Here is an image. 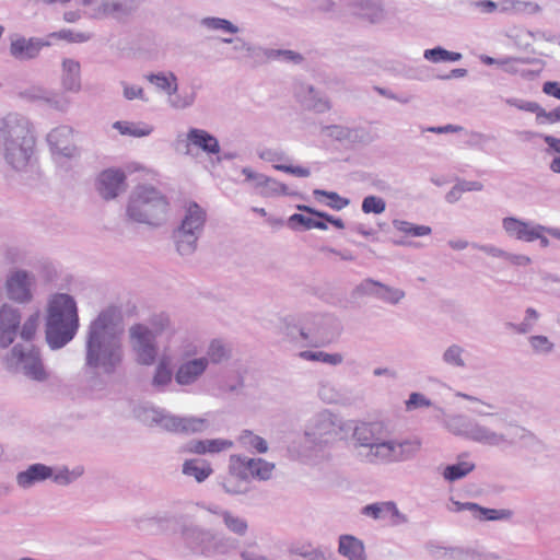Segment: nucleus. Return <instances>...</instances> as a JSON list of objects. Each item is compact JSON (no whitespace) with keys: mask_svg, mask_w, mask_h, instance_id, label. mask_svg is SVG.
<instances>
[{"mask_svg":"<svg viewBox=\"0 0 560 560\" xmlns=\"http://www.w3.org/2000/svg\"><path fill=\"white\" fill-rule=\"evenodd\" d=\"M122 315L107 306L90 323L85 338V364L110 374L122 360Z\"/></svg>","mask_w":560,"mask_h":560,"instance_id":"1","label":"nucleus"},{"mask_svg":"<svg viewBox=\"0 0 560 560\" xmlns=\"http://www.w3.org/2000/svg\"><path fill=\"white\" fill-rule=\"evenodd\" d=\"M353 452L364 464L381 465L401 463L412 458L421 447L419 440L388 439L382 423L360 422L351 436Z\"/></svg>","mask_w":560,"mask_h":560,"instance_id":"2","label":"nucleus"},{"mask_svg":"<svg viewBox=\"0 0 560 560\" xmlns=\"http://www.w3.org/2000/svg\"><path fill=\"white\" fill-rule=\"evenodd\" d=\"M445 428L456 436L492 447L512 446L517 440L523 439L525 433L518 425L509 424L501 430L488 421L475 420L464 415L447 417Z\"/></svg>","mask_w":560,"mask_h":560,"instance_id":"3","label":"nucleus"},{"mask_svg":"<svg viewBox=\"0 0 560 560\" xmlns=\"http://www.w3.org/2000/svg\"><path fill=\"white\" fill-rule=\"evenodd\" d=\"M79 329L75 300L67 293H56L47 304L45 334L48 346L56 350L70 342Z\"/></svg>","mask_w":560,"mask_h":560,"instance_id":"4","label":"nucleus"},{"mask_svg":"<svg viewBox=\"0 0 560 560\" xmlns=\"http://www.w3.org/2000/svg\"><path fill=\"white\" fill-rule=\"evenodd\" d=\"M168 202L151 185H139L129 195L126 215L136 223L158 228L166 221Z\"/></svg>","mask_w":560,"mask_h":560,"instance_id":"5","label":"nucleus"},{"mask_svg":"<svg viewBox=\"0 0 560 560\" xmlns=\"http://www.w3.org/2000/svg\"><path fill=\"white\" fill-rule=\"evenodd\" d=\"M182 536L192 551L207 557L225 555L237 547L234 538L198 525L184 526Z\"/></svg>","mask_w":560,"mask_h":560,"instance_id":"6","label":"nucleus"},{"mask_svg":"<svg viewBox=\"0 0 560 560\" xmlns=\"http://www.w3.org/2000/svg\"><path fill=\"white\" fill-rule=\"evenodd\" d=\"M7 365L10 370L36 382H45L49 377L39 351L32 345L14 346L7 357Z\"/></svg>","mask_w":560,"mask_h":560,"instance_id":"7","label":"nucleus"},{"mask_svg":"<svg viewBox=\"0 0 560 560\" xmlns=\"http://www.w3.org/2000/svg\"><path fill=\"white\" fill-rule=\"evenodd\" d=\"M145 421L177 434H199L209 428V420L197 416H177L164 410L151 409L145 412Z\"/></svg>","mask_w":560,"mask_h":560,"instance_id":"8","label":"nucleus"},{"mask_svg":"<svg viewBox=\"0 0 560 560\" xmlns=\"http://www.w3.org/2000/svg\"><path fill=\"white\" fill-rule=\"evenodd\" d=\"M341 423L337 416L328 409L316 412L305 424L304 441L311 446H322L335 441Z\"/></svg>","mask_w":560,"mask_h":560,"instance_id":"9","label":"nucleus"},{"mask_svg":"<svg viewBox=\"0 0 560 560\" xmlns=\"http://www.w3.org/2000/svg\"><path fill=\"white\" fill-rule=\"evenodd\" d=\"M130 347L136 361L141 365H152L158 357L156 334L144 324H133L128 329Z\"/></svg>","mask_w":560,"mask_h":560,"instance_id":"10","label":"nucleus"},{"mask_svg":"<svg viewBox=\"0 0 560 560\" xmlns=\"http://www.w3.org/2000/svg\"><path fill=\"white\" fill-rule=\"evenodd\" d=\"M3 289L10 301L18 304H28L34 298L36 277L28 270L13 268L5 276Z\"/></svg>","mask_w":560,"mask_h":560,"instance_id":"11","label":"nucleus"},{"mask_svg":"<svg viewBox=\"0 0 560 560\" xmlns=\"http://www.w3.org/2000/svg\"><path fill=\"white\" fill-rule=\"evenodd\" d=\"M35 138L32 124L27 117L9 113L0 118V147Z\"/></svg>","mask_w":560,"mask_h":560,"instance_id":"12","label":"nucleus"},{"mask_svg":"<svg viewBox=\"0 0 560 560\" xmlns=\"http://www.w3.org/2000/svg\"><path fill=\"white\" fill-rule=\"evenodd\" d=\"M74 133L75 130L67 125L51 129L47 135V143L51 152L67 159L80 158L81 150L73 140Z\"/></svg>","mask_w":560,"mask_h":560,"instance_id":"13","label":"nucleus"},{"mask_svg":"<svg viewBox=\"0 0 560 560\" xmlns=\"http://www.w3.org/2000/svg\"><path fill=\"white\" fill-rule=\"evenodd\" d=\"M35 138L12 142L0 147L4 161L15 171H25L31 164L35 151Z\"/></svg>","mask_w":560,"mask_h":560,"instance_id":"14","label":"nucleus"},{"mask_svg":"<svg viewBox=\"0 0 560 560\" xmlns=\"http://www.w3.org/2000/svg\"><path fill=\"white\" fill-rule=\"evenodd\" d=\"M139 2L140 0H81V4L89 8L93 19L129 14L137 9Z\"/></svg>","mask_w":560,"mask_h":560,"instance_id":"15","label":"nucleus"},{"mask_svg":"<svg viewBox=\"0 0 560 560\" xmlns=\"http://www.w3.org/2000/svg\"><path fill=\"white\" fill-rule=\"evenodd\" d=\"M47 46L49 43L42 38L13 34L10 36L9 54L14 60L24 62L37 58Z\"/></svg>","mask_w":560,"mask_h":560,"instance_id":"16","label":"nucleus"},{"mask_svg":"<svg viewBox=\"0 0 560 560\" xmlns=\"http://www.w3.org/2000/svg\"><path fill=\"white\" fill-rule=\"evenodd\" d=\"M234 460L237 463L233 466L234 474L243 478L246 476L247 479L269 480L275 469V464L262 458H248L236 455Z\"/></svg>","mask_w":560,"mask_h":560,"instance_id":"17","label":"nucleus"},{"mask_svg":"<svg viewBox=\"0 0 560 560\" xmlns=\"http://www.w3.org/2000/svg\"><path fill=\"white\" fill-rule=\"evenodd\" d=\"M208 370L205 358H191L183 360L174 373V380L178 386L187 387L197 384Z\"/></svg>","mask_w":560,"mask_h":560,"instance_id":"18","label":"nucleus"},{"mask_svg":"<svg viewBox=\"0 0 560 560\" xmlns=\"http://www.w3.org/2000/svg\"><path fill=\"white\" fill-rule=\"evenodd\" d=\"M96 189L105 200H110L126 190V175L115 168L103 171L96 180Z\"/></svg>","mask_w":560,"mask_h":560,"instance_id":"19","label":"nucleus"},{"mask_svg":"<svg viewBox=\"0 0 560 560\" xmlns=\"http://www.w3.org/2000/svg\"><path fill=\"white\" fill-rule=\"evenodd\" d=\"M21 315L19 310L3 304L0 308V347H9L15 339L20 326Z\"/></svg>","mask_w":560,"mask_h":560,"instance_id":"20","label":"nucleus"},{"mask_svg":"<svg viewBox=\"0 0 560 560\" xmlns=\"http://www.w3.org/2000/svg\"><path fill=\"white\" fill-rule=\"evenodd\" d=\"M502 226L510 237L527 243L536 241V237H538L536 231L546 230L544 225L525 222L514 217L504 218Z\"/></svg>","mask_w":560,"mask_h":560,"instance_id":"21","label":"nucleus"},{"mask_svg":"<svg viewBox=\"0 0 560 560\" xmlns=\"http://www.w3.org/2000/svg\"><path fill=\"white\" fill-rule=\"evenodd\" d=\"M354 12L372 24H378L387 19V11L382 0H353Z\"/></svg>","mask_w":560,"mask_h":560,"instance_id":"22","label":"nucleus"},{"mask_svg":"<svg viewBox=\"0 0 560 560\" xmlns=\"http://www.w3.org/2000/svg\"><path fill=\"white\" fill-rule=\"evenodd\" d=\"M234 443L226 439L191 440L184 446V452L196 455L217 454L232 448Z\"/></svg>","mask_w":560,"mask_h":560,"instance_id":"23","label":"nucleus"},{"mask_svg":"<svg viewBox=\"0 0 560 560\" xmlns=\"http://www.w3.org/2000/svg\"><path fill=\"white\" fill-rule=\"evenodd\" d=\"M28 97L42 102L49 108L58 112H66L69 108L70 101L60 92L48 91L42 88H32L27 91Z\"/></svg>","mask_w":560,"mask_h":560,"instance_id":"24","label":"nucleus"},{"mask_svg":"<svg viewBox=\"0 0 560 560\" xmlns=\"http://www.w3.org/2000/svg\"><path fill=\"white\" fill-rule=\"evenodd\" d=\"M206 223V211L196 202H190L186 209L178 229L201 235Z\"/></svg>","mask_w":560,"mask_h":560,"instance_id":"25","label":"nucleus"},{"mask_svg":"<svg viewBox=\"0 0 560 560\" xmlns=\"http://www.w3.org/2000/svg\"><path fill=\"white\" fill-rule=\"evenodd\" d=\"M430 556L436 560H478L479 555L471 549L459 547H444L430 544L428 547Z\"/></svg>","mask_w":560,"mask_h":560,"instance_id":"26","label":"nucleus"},{"mask_svg":"<svg viewBox=\"0 0 560 560\" xmlns=\"http://www.w3.org/2000/svg\"><path fill=\"white\" fill-rule=\"evenodd\" d=\"M61 85L65 91L78 93L81 90V67L79 61L67 58L61 63Z\"/></svg>","mask_w":560,"mask_h":560,"instance_id":"27","label":"nucleus"},{"mask_svg":"<svg viewBox=\"0 0 560 560\" xmlns=\"http://www.w3.org/2000/svg\"><path fill=\"white\" fill-rule=\"evenodd\" d=\"M188 142L192 143V148H197L206 154H218L220 152L218 139L203 129L190 128L188 130Z\"/></svg>","mask_w":560,"mask_h":560,"instance_id":"28","label":"nucleus"},{"mask_svg":"<svg viewBox=\"0 0 560 560\" xmlns=\"http://www.w3.org/2000/svg\"><path fill=\"white\" fill-rule=\"evenodd\" d=\"M51 476L52 469L50 467L44 464H33L26 470L16 475V482L21 488L27 489Z\"/></svg>","mask_w":560,"mask_h":560,"instance_id":"29","label":"nucleus"},{"mask_svg":"<svg viewBox=\"0 0 560 560\" xmlns=\"http://www.w3.org/2000/svg\"><path fill=\"white\" fill-rule=\"evenodd\" d=\"M236 455H231L228 475L222 478L221 486L229 494H244L249 490V479L246 476L238 477L233 471V466L237 463L234 460Z\"/></svg>","mask_w":560,"mask_h":560,"instance_id":"30","label":"nucleus"},{"mask_svg":"<svg viewBox=\"0 0 560 560\" xmlns=\"http://www.w3.org/2000/svg\"><path fill=\"white\" fill-rule=\"evenodd\" d=\"M182 472L186 477H191L198 483H201L212 475L213 469H212L210 463H208L205 459L190 458V459H186L183 463Z\"/></svg>","mask_w":560,"mask_h":560,"instance_id":"31","label":"nucleus"},{"mask_svg":"<svg viewBox=\"0 0 560 560\" xmlns=\"http://www.w3.org/2000/svg\"><path fill=\"white\" fill-rule=\"evenodd\" d=\"M145 79L166 96L174 95L178 91L177 77L172 71L149 73Z\"/></svg>","mask_w":560,"mask_h":560,"instance_id":"32","label":"nucleus"},{"mask_svg":"<svg viewBox=\"0 0 560 560\" xmlns=\"http://www.w3.org/2000/svg\"><path fill=\"white\" fill-rule=\"evenodd\" d=\"M199 237L200 236L194 233L186 232L177 228L173 232L176 252L183 257L191 256L197 249V242Z\"/></svg>","mask_w":560,"mask_h":560,"instance_id":"33","label":"nucleus"},{"mask_svg":"<svg viewBox=\"0 0 560 560\" xmlns=\"http://www.w3.org/2000/svg\"><path fill=\"white\" fill-rule=\"evenodd\" d=\"M339 552L349 560H366L364 545L361 540L351 535H343L339 538Z\"/></svg>","mask_w":560,"mask_h":560,"instance_id":"34","label":"nucleus"},{"mask_svg":"<svg viewBox=\"0 0 560 560\" xmlns=\"http://www.w3.org/2000/svg\"><path fill=\"white\" fill-rule=\"evenodd\" d=\"M541 8L538 3L522 0H502L499 2V11L508 14H536Z\"/></svg>","mask_w":560,"mask_h":560,"instance_id":"35","label":"nucleus"},{"mask_svg":"<svg viewBox=\"0 0 560 560\" xmlns=\"http://www.w3.org/2000/svg\"><path fill=\"white\" fill-rule=\"evenodd\" d=\"M231 357H232L231 347L228 343L223 342L222 340L213 339L209 343L207 351H206V357H203V358L207 360L208 365H209L210 363L220 364L222 362L230 360Z\"/></svg>","mask_w":560,"mask_h":560,"instance_id":"36","label":"nucleus"},{"mask_svg":"<svg viewBox=\"0 0 560 560\" xmlns=\"http://www.w3.org/2000/svg\"><path fill=\"white\" fill-rule=\"evenodd\" d=\"M173 376L174 373L172 371L170 360L167 358H162L159 360L154 369L151 385L154 388L163 389L172 383Z\"/></svg>","mask_w":560,"mask_h":560,"instance_id":"37","label":"nucleus"},{"mask_svg":"<svg viewBox=\"0 0 560 560\" xmlns=\"http://www.w3.org/2000/svg\"><path fill=\"white\" fill-rule=\"evenodd\" d=\"M442 361L448 368L465 369L467 366L465 349L457 343L450 345L442 353Z\"/></svg>","mask_w":560,"mask_h":560,"instance_id":"38","label":"nucleus"},{"mask_svg":"<svg viewBox=\"0 0 560 560\" xmlns=\"http://www.w3.org/2000/svg\"><path fill=\"white\" fill-rule=\"evenodd\" d=\"M113 128L118 130L120 135L136 138L147 137L153 131V127L144 122L116 121Z\"/></svg>","mask_w":560,"mask_h":560,"instance_id":"39","label":"nucleus"},{"mask_svg":"<svg viewBox=\"0 0 560 560\" xmlns=\"http://www.w3.org/2000/svg\"><path fill=\"white\" fill-rule=\"evenodd\" d=\"M223 524L232 534L244 537L248 532V523L245 518L234 515L232 512L224 510L219 513Z\"/></svg>","mask_w":560,"mask_h":560,"instance_id":"40","label":"nucleus"},{"mask_svg":"<svg viewBox=\"0 0 560 560\" xmlns=\"http://www.w3.org/2000/svg\"><path fill=\"white\" fill-rule=\"evenodd\" d=\"M393 228L397 233L412 237L427 236L432 232L431 228L428 225H417L399 219L393 220Z\"/></svg>","mask_w":560,"mask_h":560,"instance_id":"41","label":"nucleus"},{"mask_svg":"<svg viewBox=\"0 0 560 560\" xmlns=\"http://www.w3.org/2000/svg\"><path fill=\"white\" fill-rule=\"evenodd\" d=\"M317 396L325 404H339L343 400L342 394L331 381H320L318 383Z\"/></svg>","mask_w":560,"mask_h":560,"instance_id":"42","label":"nucleus"},{"mask_svg":"<svg viewBox=\"0 0 560 560\" xmlns=\"http://www.w3.org/2000/svg\"><path fill=\"white\" fill-rule=\"evenodd\" d=\"M237 441L243 447L247 450H255L260 454L267 453L268 451L267 441L264 438L254 434L249 430L242 431Z\"/></svg>","mask_w":560,"mask_h":560,"instance_id":"43","label":"nucleus"},{"mask_svg":"<svg viewBox=\"0 0 560 560\" xmlns=\"http://www.w3.org/2000/svg\"><path fill=\"white\" fill-rule=\"evenodd\" d=\"M324 132L337 140V141H348V142H353V141H357L359 139V132L360 130L359 129H351L349 127H346V126H326L324 129Z\"/></svg>","mask_w":560,"mask_h":560,"instance_id":"44","label":"nucleus"},{"mask_svg":"<svg viewBox=\"0 0 560 560\" xmlns=\"http://www.w3.org/2000/svg\"><path fill=\"white\" fill-rule=\"evenodd\" d=\"M300 357L307 361H318L334 366L343 362V355L341 353L305 350L300 353Z\"/></svg>","mask_w":560,"mask_h":560,"instance_id":"45","label":"nucleus"},{"mask_svg":"<svg viewBox=\"0 0 560 560\" xmlns=\"http://www.w3.org/2000/svg\"><path fill=\"white\" fill-rule=\"evenodd\" d=\"M456 396L460 397L463 399H466L468 401L478 404L480 406V408L475 410V412L478 416L490 417L491 419L495 420L497 422L503 420L501 415H499L498 412H493L492 411L494 409L493 405H491L489 402H486V401H482V400H480L479 398H477L475 396H471V395H468V394H465V393H462V392H457Z\"/></svg>","mask_w":560,"mask_h":560,"instance_id":"46","label":"nucleus"},{"mask_svg":"<svg viewBox=\"0 0 560 560\" xmlns=\"http://www.w3.org/2000/svg\"><path fill=\"white\" fill-rule=\"evenodd\" d=\"M475 468V464L469 462H460L454 465L446 466L443 471V477L447 481H456L458 479L464 478Z\"/></svg>","mask_w":560,"mask_h":560,"instance_id":"47","label":"nucleus"},{"mask_svg":"<svg viewBox=\"0 0 560 560\" xmlns=\"http://www.w3.org/2000/svg\"><path fill=\"white\" fill-rule=\"evenodd\" d=\"M84 472L83 467L77 466L72 470H70L67 467H62L58 469L56 472L52 471V476L50 478L54 479V481L61 486H67L73 481H75L78 478H80Z\"/></svg>","mask_w":560,"mask_h":560,"instance_id":"48","label":"nucleus"},{"mask_svg":"<svg viewBox=\"0 0 560 560\" xmlns=\"http://www.w3.org/2000/svg\"><path fill=\"white\" fill-rule=\"evenodd\" d=\"M423 56L427 60H430L432 62L458 61L462 59V54L448 51L442 47L427 49Z\"/></svg>","mask_w":560,"mask_h":560,"instance_id":"49","label":"nucleus"},{"mask_svg":"<svg viewBox=\"0 0 560 560\" xmlns=\"http://www.w3.org/2000/svg\"><path fill=\"white\" fill-rule=\"evenodd\" d=\"M196 101V93L194 91L191 92H183L174 95H167V102L168 105L177 110L186 109L194 105Z\"/></svg>","mask_w":560,"mask_h":560,"instance_id":"50","label":"nucleus"},{"mask_svg":"<svg viewBox=\"0 0 560 560\" xmlns=\"http://www.w3.org/2000/svg\"><path fill=\"white\" fill-rule=\"evenodd\" d=\"M201 24L208 30L222 31L231 34L238 32V27L225 19L205 18L201 20Z\"/></svg>","mask_w":560,"mask_h":560,"instance_id":"51","label":"nucleus"},{"mask_svg":"<svg viewBox=\"0 0 560 560\" xmlns=\"http://www.w3.org/2000/svg\"><path fill=\"white\" fill-rule=\"evenodd\" d=\"M304 102L307 107L323 113L330 108L329 102L320 96L313 86H307V94L305 95Z\"/></svg>","mask_w":560,"mask_h":560,"instance_id":"52","label":"nucleus"},{"mask_svg":"<svg viewBox=\"0 0 560 560\" xmlns=\"http://www.w3.org/2000/svg\"><path fill=\"white\" fill-rule=\"evenodd\" d=\"M513 515L511 510L506 509H488L480 506L478 514H475V517L478 520H487V521H499V520H510Z\"/></svg>","mask_w":560,"mask_h":560,"instance_id":"53","label":"nucleus"},{"mask_svg":"<svg viewBox=\"0 0 560 560\" xmlns=\"http://www.w3.org/2000/svg\"><path fill=\"white\" fill-rule=\"evenodd\" d=\"M405 296H406V293L404 290L398 289V288L388 287L384 283H381L377 299H380L384 302L390 303V304H397Z\"/></svg>","mask_w":560,"mask_h":560,"instance_id":"54","label":"nucleus"},{"mask_svg":"<svg viewBox=\"0 0 560 560\" xmlns=\"http://www.w3.org/2000/svg\"><path fill=\"white\" fill-rule=\"evenodd\" d=\"M528 342L535 353L538 354H548L551 353L555 349L553 342H551L548 337L542 335H535L528 338Z\"/></svg>","mask_w":560,"mask_h":560,"instance_id":"55","label":"nucleus"},{"mask_svg":"<svg viewBox=\"0 0 560 560\" xmlns=\"http://www.w3.org/2000/svg\"><path fill=\"white\" fill-rule=\"evenodd\" d=\"M260 194L265 197H271L276 195H287V186L271 177L266 176L264 184L260 186Z\"/></svg>","mask_w":560,"mask_h":560,"instance_id":"56","label":"nucleus"},{"mask_svg":"<svg viewBox=\"0 0 560 560\" xmlns=\"http://www.w3.org/2000/svg\"><path fill=\"white\" fill-rule=\"evenodd\" d=\"M291 555L300 556L308 560H326L325 555L319 549H313L308 545L292 546L289 550Z\"/></svg>","mask_w":560,"mask_h":560,"instance_id":"57","label":"nucleus"},{"mask_svg":"<svg viewBox=\"0 0 560 560\" xmlns=\"http://www.w3.org/2000/svg\"><path fill=\"white\" fill-rule=\"evenodd\" d=\"M386 209V202L381 197L368 196L362 201V211L366 214H381Z\"/></svg>","mask_w":560,"mask_h":560,"instance_id":"58","label":"nucleus"},{"mask_svg":"<svg viewBox=\"0 0 560 560\" xmlns=\"http://www.w3.org/2000/svg\"><path fill=\"white\" fill-rule=\"evenodd\" d=\"M382 282H378L373 279H364L361 281L357 288L354 289V293L359 296L363 295H374L378 298L380 287Z\"/></svg>","mask_w":560,"mask_h":560,"instance_id":"59","label":"nucleus"},{"mask_svg":"<svg viewBox=\"0 0 560 560\" xmlns=\"http://www.w3.org/2000/svg\"><path fill=\"white\" fill-rule=\"evenodd\" d=\"M51 36L72 43H84L91 38V34L88 32H73L70 30H61L57 33H54Z\"/></svg>","mask_w":560,"mask_h":560,"instance_id":"60","label":"nucleus"},{"mask_svg":"<svg viewBox=\"0 0 560 560\" xmlns=\"http://www.w3.org/2000/svg\"><path fill=\"white\" fill-rule=\"evenodd\" d=\"M316 197L324 196L329 198L332 202L328 203L329 207L336 210H341L349 205V200L340 197L337 192L315 189L313 192Z\"/></svg>","mask_w":560,"mask_h":560,"instance_id":"61","label":"nucleus"},{"mask_svg":"<svg viewBox=\"0 0 560 560\" xmlns=\"http://www.w3.org/2000/svg\"><path fill=\"white\" fill-rule=\"evenodd\" d=\"M290 222H298L302 225H304L306 229H319V230H326L327 229V224L325 221H320V220H314L310 217H305L303 214H299V213H295V214H292L289 219Z\"/></svg>","mask_w":560,"mask_h":560,"instance_id":"62","label":"nucleus"},{"mask_svg":"<svg viewBox=\"0 0 560 560\" xmlns=\"http://www.w3.org/2000/svg\"><path fill=\"white\" fill-rule=\"evenodd\" d=\"M38 325V315L30 316L22 326L21 337L24 340H31L35 335Z\"/></svg>","mask_w":560,"mask_h":560,"instance_id":"63","label":"nucleus"},{"mask_svg":"<svg viewBox=\"0 0 560 560\" xmlns=\"http://www.w3.org/2000/svg\"><path fill=\"white\" fill-rule=\"evenodd\" d=\"M151 329L158 335L168 329L171 326V319L165 314H159L151 319Z\"/></svg>","mask_w":560,"mask_h":560,"instance_id":"64","label":"nucleus"}]
</instances>
